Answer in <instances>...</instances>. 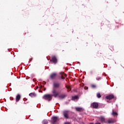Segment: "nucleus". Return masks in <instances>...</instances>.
<instances>
[{
  "instance_id": "f257e3e1",
  "label": "nucleus",
  "mask_w": 124,
  "mask_h": 124,
  "mask_svg": "<svg viewBox=\"0 0 124 124\" xmlns=\"http://www.w3.org/2000/svg\"><path fill=\"white\" fill-rule=\"evenodd\" d=\"M59 120V117L57 116H53L51 118V124H57L58 123V121Z\"/></svg>"
},
{
  "instance_id": "f03ea898",
  "label": "nucleus",
  "mask_w": 124,
  "mask_h": 124,
  "mask_svg": "<svg viewBox=\"0 0 124 124\" xmlns=\"http://www.w3.org/2000/svg\"><path fill=\"white\" fill-rule=\"evenodd\" d=\"M52 95L51 94H45L43 96L44 99H46V100H47V101H50V100H52Z\"/></svg>"
},
{
  "instance_id": "7ed1b4c3",
  "label": "nucleus",
  "mask_w": 124,
  "mask_h": 124,
  "mask_svg": "<svg viewBox=\"0 0 124 124\" xmlns=\"http://www.w3.org/2000/svg\"><path fill=\"white\" fill-rule=\"evenodd\" d=\"M52 93H53V95H52V96H54V97H58V96L59 97V94H60V93L59 92H57L55 88L53 89Z\"/></svg>"
},
{
  "instance_id": "20e7f679",
  "label": "nucleus",
  "mask_w": 124,
  "mask_h": 124,
  "mask_svg": "<svg viewBox=\"0 0 124 124\" xmlns=\"http://www.w3.org/2000/svg\"><path fill=\"white\" fill-rule=\"evenodd\" d=\"M69 111L68 110H64L62 112L63 113V115L64 118H65V119H69V117H68V112Z\"/></svg>"
},
{
  "instance_id": "39448f33",
  "label": "nucleus",
  "mask_w": 124,
  "mask_h": 124,
  "mask_svg": "<svg viewBox=\"0 0 124 124\" xmlns=\"http://www.w3.org/2000/svg\"><path fill=\"white\" fill-rule=\"evenodd\" d=\"M60 77H61V79H64L65 77H66V75L63 72H61L60 73Z\"/></svg>"
},
{
  "instance_id": "423d86ee",
  "label": "nucleus",
  "mask_w": 124,
  "mask_h": 124,
  "mask_svg": "<svg viewBox=\"0 0 124 124\" xmlns=\"http://www.w3.org/2000/svg\"><path fill=\"white\" fill-rule=\"evenodd\" d=\"M56 76H57V73H53L50 75L49 78L52 80H54V79L56 78Z\"/></svg>"
},
{
  "instance_id": "0eeeda50",
  "label": "nucleus",
  "mask_w": 124,
  "mask_h": 124,
  "mask_svg": "<svg viewBox=\"0 0 124 124\" xmlns=\"http://www.w3.org/2000/svg\"><path fill=\"white\" fill-rule=\"evenodd\" d=\"M53 88L57 89L60 87V83L58 82H54L53 83Z\"/></svg>"
},
{
  "instance_id": "6e6552de",
  "label": "nucleus",
  "mask_w": 124,
  "mask_h": 124,
  "mask_svg": "<svg viewBox=\"0 0 124 124\" xmlns=\"http://www.w3.org/2000/svg\"><path fill=\"white\" fill-rule=\"evenodd\" d=\"M106 99H108L109 100H111V99H113L114 98V95L110 94L106 97Z\"/></svg>"
},
{
  "instance_id": "1a4fd4ad",
  "label": "nucleus",
  "mask_w": 124,
  "mask_h": 124,
  "mask_svg": "<svg viewBox=\"0 0 124 124\" xmlns=\"http://www.w3.org/2000/svg\"><path fill=\"white\" fill-rule=\"evenodd\" d=\"M91 107H93V108H94L95 109H96V108L98 107V104L97 103H93L91 105Z\"/></svg>"
},
{
  "instance_id": "9d476101",
  "label": "nucleus",
  "mask_w": 124,
  "mask_h": 124,
  "mask_svg": "<svg viewBox=\"0 0 124 124\" xmlns=\"http://www.w3.org/2000/svg\"><path fill=\"white\" fill-rule=\"evenodd\" d=\"M65 97H66V94H62L58 96V98L59 99H63Z\"/></svg>"
},
{
  "instance_id": "9b49d317",
  "label": "nucleus",
  "mask_w": 124,
  "mask_h": 124,
  "mask_svg": "<svg viewBox=\"0 0 124 124\" xmlns=\"http://www.w3.org/2000/svg\"><path fill=\"white\" fill-rule=\"evenodd\" d=\"M51 62H52L53 63H57V58H56V57L55 56H53Z\"/></svg>"
},
{
  "instance_id": "f8f14e48",
  "label": "nucleus",
  "mask_w": 124,
  "mask_h": 124,
  "mask_svg": "<svg viewBox=\"0 0 124 124\" xmlns=\"http://www.w3.org/2000/svg\"><path fill=\"white\" fill-rule=\"evenodd\" d=\"M76 111L78 112H82V111L84 110V109L82 108L76 107L75 108Z\"/></svg>"
},
{
  "instance_id": "ddd939ff",
  "label": "nucleus",
  "mask_w": 124,
  "mask_h": 124,
  "mask_svg": "<svg viewBox=\"0 0 124 124\" xmlns=\"http://www.w3.org/2000/svg\"><path fill=\"white\" fill-rule=\"evenodd\" d=\"M99 120L101 122V123H105V118L103 116H100L99 118Z\"/></svg>"
},
{
  "instance_id": "4468645a",
  "label": "nucleus",
  "mask_w": 124,
  "mask_h": 124,
  "mask_svg": "<svg viewBox=\"0 0 124 124\" xmlns=\"http://www.w3.org/2000/svg\"><path fill=\"white\" fill-rule=\"evenodd\" d=\"M20 98H21V96L20 95V94H17L16 96V102H18V101H19V100H20Z\"/></svg>"
},
{
  "instance_id": "2eb2a0df",
  "label": "nucleus",
  "mask_w": 124,
  "mask_h": 124,
  "mask_svg": "<svg viewBox=\"0 0 124 124\" xmlns=\"http://www.w3.org/2000/svg\"><path fill=\"white\" fill-rule=\"evenodd\" d=\"M29 96L31 97H35V96H36V94L35 93H30L29 94Z\"/></svg>"
},
{
  "instance_id": "dca6fc26",
  "label": "nucleus",
  "mask_w": 124,
  "mask_h": 124,
  "mask_svg": "<svg viewBox=\"0 0 124 124\" xmlns=\"http://www.w3.org/2000/svg\"><path fill=\"white\" fill-rule=\"evenodd\" d=\"M78 96H75L72 97V100H78Z\"/></svg>"
},
{
  "instance_id": "f3484780",
  "label": "nucleus",
  "mask_w": 124,
  "mask_h": 124,
  "mask_svg": "<svg viewBox=\"0 0 124 124\" xmlns=\"http://www.w3.org/2000/svg\"><path fill=\"white\" fill-rule=\"evenodd\" d=\"M43 124H48V120H44L42 122Z\"/></svg>"
},
{
  "instance_id": "a211bd4d",
  "label": "nucleus",
  "mask_w": 124,
  "mask_h": 124,
  "mask_svg": "<svg viewBox=\"0 0 124 124\" xmlns=\"http://www.w3.org/2000/svg\"><path fill=\"white\" fill-rule=\"evenodd\" d=\"M111 115H112L113 116H117V115H118V113H117V112H114V110H113Z\"/></svg>"
},
{
  "instance_id": "6ab92c4d",
  "label": "nucleus",
  "mask_w": 124,
  "mask_h": 124,
  "mask_svg": "<svg viewBox=\"0 0 124 124\" xmlns=\"http://www.w3.org/2000/svg\"><path fill=\"white\" fill-rule=\"evenodd\" d=\"M96 96L98 98H100V97H101V95L99 93H97Z\"/></svg>"
},
{
  "instance_id": "aec40b11",
  "label": "nucleus",
  "mask_w": 124,
  "mask_h": 124,
  "mask_svg": "<svg viewBox=\"0 0 124 124\" xmlns=\"http://www.w3.org/2000/svg\"><path fill=\"white\" fill-rule=\"evenodd\" d=\"M114 123V121L113 120H108V124H113Z\"/></svg>"
},
{
  "instance_id": "412c9836",
  "label": "nucleus",
  "mask_w": 124,
  "mask_h": 124,
  "mask_svg": "<svg viewBox=\"0 0 124 124\" xmlns=\"http://www.w3.org/2000/svg\"><path fill=\"white\" fill-rule=\"evenodd\" d=\"M96 80H97V81H99V80H101V78H100V77H97V78H96Z\"/></svg>"
},
{
  "instance_id": "4be33fe9",
  "label": "nucleus",
  "mask_w": 124,
  "mask_h": 124,
  "mask_svg": "<svg viewBox=\"0 0 124 124\" xmlns=\"http://www.w3.org/2000/svg\"><path fill=\"white\" fill-rule=\"evenodd\" d=\"M92 88H96V86H95V85H91Z\"/></svg>"
},
{
  "instance_id": "5701e85b",
  "label": "nucleus",
  "mask_w": 124,
  "mask_h": 124,
  "mask_svg": "<svg viewBox=\"0 0 124 124\" xmlns=\"http://www.w3.org/2000/svg\"><path fill=\"white\" fill-rule=\"evenodd\" d=\"M64 124H71V123H70L69 122H65L64 123Z\"/></svg>"
},
{
  "instance_id": "b1692460",
  "label": "nucleus",
  "mask_w": 124,
  "mask_h": 124,
  "mask_svg": "<svg viewBox=\"0 0 124 124\" xmlns=\"http://www.w3.org/2000/svg\"><path fill=\"white\" fill-rule=\"evenodd\" d=\"M95 124H100V123L97 122V123H95Z\"/></svg>"
},
{
  "instance_id": "393cba45",
  "label": "nucleus",
  "mask_w": 124,
  "mask_h": 124,
  "mask_svg": "<svg viewBox=\"0 0 124 124\" xmlns=\"http://www.w3.org/2000/svg\"><path fill=\"white\" fill-rule=\"evenodd\" d=\"M67 89H70V86H69L68 87H67Z\"/></svg>"
},
{
  "instance_id": "a878e982",
  "label": "nucleus",
  "mask_w": 124,
  "mask_h": 124,
  "mask_svg": "<svg viewBox=\"0 0 124 124\" xmlns=\"http://www.w3.org/2000/svg\"><path fill=\"white\" fill-rule=\"evenodd\" d=\"M90 124H93V123H90Z\"/></svg>"
},
{
  "instance_id": "bb28decb",
  "label": "nucleus",
  "mask_w": 124,
  "mask_h": 124,
  "mask_svg": "<svg viewBox=\"0 0 124 124\" xmlns=\"http://www.w3.org/2000/svg\"><path fill=\"white\" fill-rule=\"evenodd\" d=\"M31 60H32V59H31V60H30V62H31Z\"/></svg>"
}]
</instances>
